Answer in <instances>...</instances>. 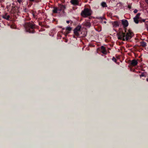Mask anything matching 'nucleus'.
Here are the masks:
<instances>
[{
	"instance_id": "obj_26",
	"label": "nucleus",
	"mask_w": 148,
	"mask_h": 148,
	"mask_svg": "<svg viewBox=\"0 0 148 148\" xmlns=\"http://www.w3.org/2000/svg\"><path fill=\"white\" fill-rule=\"evenodd\" d=\"M146 3L148 4V0H145Z\"/></svg>"
},
{
	"instance_id": "obj_29",
	"label": "nucleus",
	"mask_w": 148,
	"mask_h": 148,
	"mask_svg": "<svg viewBox=\"0 0 148 148\" xmlns=\"http://www.w3.org/2000/svg\"><path fill=\"white\" fill-rule=\"evenodd\" d=\"M105 23H106V21H104L103 22Z\"/></svg>"
},
{
	"instance_id": "obj_28",
	"label": "nucleus",
	"mask_w": 148,
	"mask_h": 148,
	"mask_svg": "<svg viewBox=\"0 0 148 148\" xmlns=\"http://www.w3.org/2000/svg\"><path fill=\"white\" fill-rule=\"evenodd\" d=\"M143 22H145V19H143Z\"/></svg>"
},
{
	"instance_id": "obj_10",
	"label": "nucleus",
	"mask_w": 148,
	"mask_h": 148,
	"mask_svg": "<svg viewBox=\"0 0 148 148\" xmlns=\"http://www.w3.org/2000/svg\"><path fill=\"white\" fill-rule=\"evenodd\" d=\"M70 2L73 5H78L79 1L78 0H71Z\"/></svg>"
},
{
	"instance_id": "obj_24",
	"label": "nucleus",
	"mask_w": 148,
	"mask_h": 148,
	"mask_svg": "<svg viewBox=\"0 0 148 148\" xmlns=\"http://www.w3.org/2000/svg\"><path fill=\"white\" fill-rule=\"evenodd\" d=\"M138 12V10L136 9H135L134 11V13H136Z\"/></svg>"
},
{
	"instance_id": "obj_30",
	"label": "nucleus",
	"mask_w": 148,
	"mask_h": 148,
	"mask_svg": "<svg viewBox=\"0 0 148 148\" xmlns=\"http://www.w3.org/2000/svg\"><path fill=\"white\" fill-rule=\"evenodd\" d=\"M146 80L147 82H148V78L146 79Z\"/></svg>"
},
{
	"instance_id": "obj_17",
	"label": "nucleus",
	"mask_w": 148,
	"mask_h": 148,
	"mask_svg": "<svg viewBox=\"0 0 148 148\" xmlns=\"http://www.w3.org/2000/svg\"><path fill=\"white\" fill-rule=\"evenodd\" d=\"M145 26L147 29V31H148V21L145 22Z\"/></svg>"
},
{
	"instance_id": "obj_5",
	"label": "nucleus",
	"mask_w": 148,
	"mask_h": 148,
	"mask_svg": "<svg viewBox=\"0 0 148 148\" xmlns=\"http://www.w3.org/2000/svg\"><path fill=\"white\" fill-rule=\"evenodd\" d=\"M81 26L78 25L73 30L74 34L77 37L79 36V33L81 31Z\"/></svg>"
},
{
	"instance_id": "obj_31",
	"label": "nucleus",
	"mask_w": 148,
	"mask_h": 148,
	"mask_svg": "<svg viewBox=\"0 0 148 148\" xmlns=\"http://www.w3.org/2000/svg\"><path fill=\"white\" fill-rule=\"evenodd\" d=\"M73 37H74V38H75V36H73Z\"/></svg>"
},
{
	"instance_id": "obj_3",
	"label": "nucleus",
	"mask_w": 148,
	"mask_h": 148,
	"mask_svg": "<svg viewBox=\"0 0 148 148\" xmlns=\"http://www.w3.org/2000/svg\"><path fill=\"white\" fill-rule=\"evenodd\" d=\"M35 24L33 23H26L23 24L25 30L27 32L30 33H35Z\"/></svg>"
},
{
	"instance_id": "obj_7",
	"label": "nucleus",
	"mask_w": 148,
	"mask_h": 148,
	"mask_svg": "<svg viewBox=\"0 0 148 148\" xmlns=\"http://www.w3.org/2000/svg\"><path fill=\"white\" fill-rule=\"evenodd\" d=\"M122 23L123 26V27L124 28L127 27L128 25V21L126 20H122Z\"/></svg>"
},
{
	"instance_id": "obj_12",
	"label": "nucleus",
	"mask_w": 148,
	"mask_h": 148,
	"mask_svg": "<svg viewBox=\"0 0 148 148\" xmlns=\"http://www.w3.org/2000/svg\"><path fill=\"white\" fill-rule=\"evenodd\" d=\"M66 34H67L69 33V32L71 30V28L70 27H67L66 28Z\"/></svg>"
},
{
	"instance_id": "obj_6",
	"label": "nucleus",
	"mask_w": 148,
	"mask_h": 148,
	"mask_svg": "<svg viewBox=\"0 0 148 148\" xmlns=\"http://www.w3.org/2000/svg\"><path fill=\"white\" fill-rule=\"evenodd\" d=\"M8 14L7 13H6L2 15V17L4 19L9 20L10 16V15H8Z\"/></svg>"
},
{
	"instance_id": "obj_4",
	"label": "nucleus",
	"mask_w": 148,
	"mask_h": 148,
	"mask_svg": "<svg viewBox=\"0 0 148 148\" xmlns=\"http://www.w3.org/2000/svg\"><path fill=\"white\" fill-rule=\"evenodd\" d=\"M92 11L88 8H85L81 12V15L82 16L86 18L90 16L92 14Z\"/></svg>"
},
{
	"instance_id": "obj_19",
	"label": "nucleus",
	"mask_w": 148,
	"mask_h": 148,
	"mask_svg": "<svg viewBox=\"0 0 148 148\" xmlns=\"http://www.w3.org/2000/svg\"><path fill=\"white\" fill-rule=\"evenodd\" d=\"M140 14V13H138L135 17L136 18H137L139 19Z\"/></svg>"
},
{
	"instance_id": "obj_23",
	"label": "nucleus",
	"mask_w": 148,
	"mask_h": 148,
	"mask_svg": "<svg viewBox=\"0 0 148 148\" xmlns=\"http://www.w3.org/2000/svg\"><path fill=\"white\" fill-rule=\"evenodd\" d=\"M23 0H17V1L20 4L21 3H22Z\"/></svg>"
},
{
	"instance_id": "obj_27",
	"label": "nucleus",
	"mask_w": 148,
	"mask_h": 148,
	"mask_svg": "<svg viewBox=\"0 0 148 148\" xmlns=\"http://www.w3.org/2000/svg\"><path fill=\"white\" fill-rule=\"evenodd\" d=\"M69 22L70 21H67L66 22L67 23L69 24Z\"/></svg>"
},
{
	"instance_id": "obj_16",
	"label": "nucleus",
	"mask_w": 148,
	"mask_h": 148,
	"mask_svg": "<svg viewBox=\"0 0 148 148\" xmlns=\"http://www.w3.org/2000/svg\"><path fill=\"white\" fill-rule=\"evenodd\" d=\"M134 22L136 24H138L139 23L138 19L137 18L135 17H134L133 18Z\"/></svg>"
},
{
	"instance_id": "obj_13",
	"label": "nucleus",
	"mask_w": 148,
	"mask_h": 148,
	"mask_svg": "<svg viewBox=\"0 0 148 148\" xmlns=\"http://www.w3.org/2000/svg\"><path fill=\"white\" fill-rule=\"evenodd\" d=\"M140 45L143 47H145L147 46L146 43L144 41L140 42Z\"/></svg>"
},
{
	"instance_id": "obj_21",
	"label": "nucleus",
	"mask_w": 148,
	"mask_h": 148,
	"mask_svg": "<svg viewBox=\"0 0 148 148\" xmlns=\"http://www.w3.org/2000/svg\"><path fill=\"white\" fill-rule=\"evenodd\" d=\"M112 60L113 61H114L115 62H116V59L114 57H113L112 58Z\"/></svg>"
},
{
	"instance_id": "obj_9",
	"label": "nucleus",
	"mask_w": 148,
	"mask_h": 148,
	"mask_svg": "<svg viewBox=\"0 0 148 148\" xmlns=\"http://www.w3.org/2000/svg\"><path fill=\"white\" fill-rule=\"evenodd\" d=\"M138 63L137 60L134 59L131 61V64L132 66H134L136 65Z\"/></svg>"
},
{
	"instance_id": "obj_14",
	"label": "nucleus",
	"mask_w": 148,
	"mask_h": 148,
	"mask_svg": "<svg viewBox=\"0 0 148 148\" xmlns=\"http://www.w3.org/2000/svg\"><path fill=\"white\" fill-rule=\"evenodd\" d=\"M85 25L86 27H90L91 24L90 22H87L85 23Z\"/></svg>"
},
{
	"instance_id": "obj_22",
	"label": "nucleus",
	"mask_w": 148,
	"mask_h": 148,
	"mask_svg": "<svg viewBox=\"0 0 148 148\" xmlns=\"http://www.w3.org/2000/svg\"><path fill=\"white\" fill-rule=\"evenodd\" d=\"M143 76H145V75L144 73H142L140 75V77H141Z\"/></svg>"
},
{
	"instance_id": "obj_1",
	"label": "nucleus",
	"mask_w": 148,
	"mask_h": 148,
	"mask_svg": "<svg viewBox=\"0 0 148 148\" xmlns=\"http://www.w3.org/2000/svg\"><path fill=\"white\" fill-rule=\"evenodd\" d=\"M125 32L120 31L118 34V37L119 39H120L123 41H128L130 40L133 36L134 34L132 30L129 29L128 31H126L125 28Z\"/></svg>"
},
{
	"instance_id": "obj_8",
	"label": "nucleus",
	"mask_w": 148,
	"mask_h": 148,
	"mask_svg": "<svg viewBox=\"0 0 148 148\" xmlns=\"http://www.w3.org/2000/svg\"><path fill=\"white\" fill-rule=\"evenodd\" d=\"M100 49L101 52L103 54H106L107 53V51L106 49V47L103 46H101V47Z\"/></svg>"
},
{
	"instance_id": "obj_11",
	"label": "nucleus",
	"mask_w": 148,
	"mask_h": 148,
	"mask_svg": "<svg viewBox=\"0 0 148 148\" xmlns=\"http://www.w3.org/2000/svg\"><path fill=\"white\" fill-rule=\"evenodd\" d=\"M113 27H116L119 26V23L118 21H115L112 23Z\"/></svg>"
},
{
	"instance_id": "obj_25",
	"label": "nucleus",
	"mask_w": 148,
	"mask_h": 148,
	"mask_svg": "<svg viewBox=\"0 0 148 148\" xmlns=\"http://www.w3.org/2000/svg\"><path fill=\"white\" fill-rule=\"evenodd\" d=\"M36 0H29V1H30V2H33V1H35V2H36Z\"/></svg>"
},
{
	"instance_id": "obj_2",
	"label": "nucleus",
	"mask_w": 148,
	"mask_h": 148,
	"mask_svg": "<svg viewBox=\"0 0 148 148\" xmlns=\"http://www.w3.org/2000/svg\"><path fill=\"white\" fill-rule=\"evenodd\" d=\"M66 6L61 4H59L58 7H54L52 10L53 13H58L60 14L65 13V10L66 9Z\"/></svg>"
},
{
	"instance_id": "obj_20",
	"label": "nucleus",
	"mask_w": 148,
	"mask_h": 148,
	"mask_svg": "<svg viewBox=\"0 0 148 148\" xmlns=\"http://www.w3.org/2000/svg\"><path fill=\"white\" fill-rule=\"evenodd\" d=\"M28 10L26 8H24L23 10V11L25 12H27Z\"/></svg>"
},
{
	"instance_id": "obj_18",
	"label": "nucleus",
	"mask_w": 148,
	"mask_h": 148,
	"mask_svg": "<svg viewBox=\"0 0 148 148\" xmlns=\"http://www.w3.org/2000/svg\"><path fill=\"white\" fill-rule=\"evenodd\" d=\"M12 12H16V9L15 7L12 6L11 9Z\"/></svg>"
},
{
	"instance_id": "obj_15",
	"label": "nucleus",
	"mask_w": 148,
	"mask_h": 148,
	"mask_svg": "<svg viewBox=\"0 0 148 148\" xmlns=\"http://www.w3.org/2000/svg\"><path fill=\"white\" fill-rule=\"evenodd\" d=\"M101 5L103 7H107V5L106 4V3L104 2H102L101 3Z\"/></svg>"
}]
</instances>
